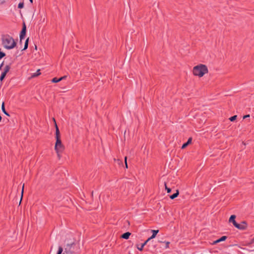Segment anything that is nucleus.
Wrapping results in <instances>:
<instances>
[{
  "mask_svg": "<svg viewBox=\"0 0 254 254\" xmlns=\"http://www.w3.org/2000/svg\"><path fill=\"white\" fill-rule=\"evenodd\" d=\"M158 232H159L158 230H152V235L150 237V239H153V238H154L156 237L157 234L158 233Z\"/></svg>",
  "mask_w": 254,
  "mask_h": 254,
  "instance_id": "9",
  "label": "nucleus"
},
{
  "mask_svg": "<svg viewBox=\"0 0 254 254\" xmlns=\"http://www.w3.org/2000/svg\"><path fill=\"white\" fill-rule=\"evenodd\" d=\"M10 68V67L9 65H6L4 68V70L2 72V73H3L5 74H6V73L9 71Z\"/></svg>",
  "mask_w": 254,
  "mask_h": 254,
  "instance_id": "11",
  "label": "nucleus"
},
{
  "mask_svg": "<svg viewBox=\"0 0 254 254\" xmlns=\"http://www.w3.org/2000/svg\"><path fill=\"white\" fill-rule=\"evenodd\" d=\"M250 117V115H245L243 117V119H246V118H249Z\"/></svg>",
  "mask_w": 254,
  "mask_h": 254,
  "instance_id": "26",
  "label": "nucleus"
},
{
  "mask_svg": "<svg viewBox=\"0 0 254 254\" xmlns=\"http://www.w3.org/2000/svg\"><path fill=\"white\" fill-rule=\"evenodd\" d=\"M40 73H41L40 72V70L38 69L36 73H34V74L33 75V77H35L36 76H38V75H40Z\"/></svg>",
  "mask_w": 254,
  "mask_h": 254,
  "instance_id": "19",
  "label": "nucleus"
},
{
  "mask_svg": "<svg viewBox=\"0 0 254 254\" xmlns=\"http://www.w3.org/2000/svg\"><path fill=\"white\" fill-rule=\"evenodd\" d=\"M237 118V116H233L231 117L229 119L231 122L234 121Z\"/></svg>",
  "mask_w": 254,
  "mask_h": 254,
  "instance_id": "20",
  "label": "nucleus"
},
{
  "mask_svg": "<svg viewBox=\"0 0 254 254\" xmlns=\"http://www.w3.org/2000/svg\"><path fill=\"white\" fill-rule=\"evenodd\" d=\"M31 2V3H32L33 2V0H29Z\"/></svg>",
  "mask_w": 254,
  "mask_h": 254,
  "instance_id": "35",
  "label": "nucleus"
},
{
  "mask_svg": "<svg viewBox=\"0 0 254 254\" xmlns=\"http://www.w3.org/2000/svg\"><path fill=\"white\" fill-rule=\"evenodd\" d=\"M5 75H6V74H4L2 72L1 73V74L0 77V81H2L3 80V79L5 77Z\"/></svg>",
  "mask_w": 254,
  "mask_h": 254,
  "instance_id": "18",
  "label": "nucleus"
},
{
  "mask_svg": "<svg viewBox=\"0 0 254 254\" xmlns=\"http://www.w3.org/2000/svg\"><path fill=\"white\" fill-rule=\"evenodd\" d=\"M2 65H3V63H2V64H0V68H1V66H2Z\"/></svg>",
  "mask_w": 254,
  "mask_h": 254,
  "instance_id": "31",
  "label": "nucleus"
},
{
  "mask_svg": "<svg viewBox=\"0 0 254 254\" xmlns=\"http://www.w3.org/2000/svg\"><path fill=\"white\" fill-rule=\"evenodd\" d=\"M1 110L3 112V113L6 115V116H9V115L8 114V113L5 111V108H4V103H2V105H1Z\"/></svg>",
  "mask_w": 254,
  "mask_h": 254,
  "instance_id": "12",
  "label": "nucleus"
},
{
  "mask_svg": "<svg viewBox=\"0 0 254 254\" xmlns=\"http://www.w3.org/2000/svg\"><path fill=\"white\" fill-rule=\"evenodd\" d=\"M2 44L4 48L8 50L12 49L16 46L13 38L7 35L2 37Z\"/></svg>",
  "mask_w": 254,
  "mask_h": 254,
  "instance_id": "1",
  "label": "nucleus"
},
{
  "mask_svg": "<svg viewBox=\"0 0 254 254\" xmlns=\"http://www.w3.org/2000/svg\"><path fill=\"white\" fill-rule=\"evenodd\" d=\"M192 139L191 138H189L187 142L184 143L182 146V148L184 149L189 144H190L191 142Z\"/></svg>",
  "mask_w": 254,
  "mask_h": 254,
  "instance_id": "8",
  "label": "nucleus"
},
{
  "mask_svg": "<svg viewBox=\"0 0 254 254\" xmlns=\"http://www.w3.org/2000/svg\"><path fill=\"white\" fill-rule=\"evenodd\" d=\"M125 160L126 167L127 168V157H125Z\"/></svg>",
  "mask_w": 254,
  "mask_h": 254,
  "instance_id": "25",
  "label": "nucleus"
},
{
  "mask_svg": "<svg viewBox=\"0 0 254 254\" xmlns=\"http://www.w3.org/2000/svg\"><path fill=\"white\" fill-rule=\"evenodd\" d=\"M63 251V248L62 247H59L57 254H62Z\"/></svg>",
  "mask_w": 254,
  "mask_h": 254,
  "instance_id": "16",
  "label": "nucleus"
},
{
  "mask_svg": "<svg viewBox=\"0 0 254 254\" xmlns=\"http://www.w3.org/2000/svg\"><path fill=\"white\" fill-rule=\"evenodd\" d=\"M54 120V121L55 122V127H56V140L58 139H60V131H59V129L58 127V126L56 124V121L55 120V119H53Z\"/></svg>",
  "mask_w": 254,
  "mask_h": 254,
  "instance_id": "6",
  "label": "nucleus"
},
{
  "mask_svg": "<svg viewBox=\"0 0 254 254\" xmlns=\"http://www.w3.org/2000/svg\"><path fill=\"white\" fill-rule=\"evenodd\" d=\"M72 245H73V243H72V244H71L70 246H72ZM67 246H70V245H68Z\"/></svg>",
  "mask_w": 254,
  "mask_h": 254,
  "instance_id": "33",
  "label": "nucleus"
},
{
  "mask_svg": "<svg viewBox=\"0 0 254 254\" xmlns=\"http://www.w3.org/2000/svg\"><path fill=\"white\" fill-rule=\"evenodd\" d=\"M170 243L169 242H167L166 243V247H168Z\"/></svg>",
  "mask_w": 254,
  "mask_h": 254,
  "instance_id": "29",
  "label": "nucleus"
},
{
  "mask_svg": "<svg viewBox=\"0 0 254 254\" xmlns=\"http://www.w3.org/2000/svg\"><path fill=\"white\" fill-rule=\"evenodd\" d=\"M147 244L146 242H144L143 244H141V245L140 247H137V249L139 251H142L144 246Z\"/></svg>",
  "mask_w": 254,
  "mask_h": 254,
  "instance_id": "15",
  "label": "nucleus"
},
{
  "mask_svg": "<svg viewBox=\"0 0 254 254\" xmlns=\"http://www.w3.org/2000/svg\"><path fill=\"white\" fill-rule=\"evenodd\" d=\"M55 149L58 154L59 157H60V153L62 152L64 149V146L62 143L60 139L56 140Z\"/></svg>",
  "mask_w": 254,
  "mask_h": 254,
  "instance_id": "3",
  "label": "nucleus"
},
{
  "mask_svg": "<svg viewBox=\"0 0 254 254\" xmlns=\"http://www.w3.org/2000/svg\"><path fill=\"white\" fill-rule=\"evenodd\" d=\"M208 72V69L205 65L200 64L194 66L193 68V74L199 77L203 76Z\"/></svg>",
  "mask_w": 254,
  "mask_h": 254,
  "instance_id": "2",
  "label": "nucleus"
},
{
  "mask_svg": "<svg viewBox=\"0 0 254 254\" xmlns=\"http://www.w3.org/2000/svg\"><path fill=\"white\" fill-rule=\"evenodd\" d=\"M227 239L226 236H222L221 238L219 239L220 241L222 242L225 241Z\"/></svg>",
  "mask_w": 254,
  "mask_h": 254,
  "instance_id": "22",
  "label": "nucleus"
},
{
  "mask_svg": "<svg viewBox=\"0 0 254 254\" xmlns=\"http://www.w3.org/2000/svg\"><path fill=\"white\" fill-rule=\"evenodd\" d=\"M24 7V3L23 2H20L18 5V7L19 8H22Z\"/></svg>",
  "mask_w": 254,
  "mask_h": 254,
  "instance_id": "21",
  "label": "nucleus"
},
{
  "mask_svg": "<svg viewBox=\"0 0 254 254\" xmlns=\"http://www.w3.org/2000/svg\"><path fill=\"white\" fill-rule=\"evenodd\" d=\"M165 189L167 191V192L169 193L171 191V189L170 188H167L166 185H165Z\"/></svg>",
  "mask_w": 254,
  "mask_h": 254,
  "instance_id": "23",
  "label": "nucleus"
},
{
  "mask_svg": "<svg viewBox=\"0 0 254 254\" xmlns=\"http://www.w3.org/2000/svg\"><path fill=\"white\" fill-rule=\"evenodd\" d=\"M65 77H66V76H64L63 77H61V78H62V80H63V79H64Z\"/></svg>",
  "mask_w": 254,
  "mask_h": 254,
  "instance_id": "30",
  "label": "nucleus"
},
{
  "mask_svg": "<svg viewBox=\"0 0 254 254\" xmlns=\"http://www.w3.org/2000/svg\"><path fill=\"white\" fill-rule=\"evenodd\" d=\"M28 39H27L25 41V44H24V48L23 50H26L28 47Z\"/></svg>",
  "mask_w": 254,
  "mask_h": 254,
  "instance_id": "17",
  "label": "nucleus"
},
{
  "mask_svg": "<svg viewBox=\"0 0 254 254\" xmlns=\"http://www.w3.org/2000/svg\"><path fill=\"white\" fill-rule=\"evenodd\" d=\"M151 239H150V238H148V239L145 241V242H146V243H147L148 242L150 241V240H151Z\"/></svg>",
  "mask_w": 254,
  "mask_h": 254,
  "instance_id": "28",
  "label": "nucleus"
},
{
  "mask_svg": "<svg viewBox=\"0 0 254 254\" xmlns=\"http://www.w3.org/2000/svg\"><path fill=\"white\" fill-rule=\"evenodd\" d=\"M72 245H73V243H72V244H71L70 246H72ZM67 246H70V245H68Z\"/></svg>",
  "mask_w": 254,
  "mask_h": 254,
  "instance_id": "34",
  "label": "nucleus"
},
{
  "mask_svg": "<svg viewBox=\"0 0 254 254\" xmlns=\"http://www.w3.org/2000/svg\"><path fill=\"white\" fill-rule=\"evenodd\" d=\"M252 242L254 243V238L252 239Z\"/></svg>",
  "mask_w": 254,
  "mask_h": 254,
  "instance_id": "32",
  "label": "nucleus"
},
{
  "mask_svg": "<svg viewBox=\"0 0 254 254\" xmlns=\"http://www.w3.org/2000/svg\"><path fill=\"white\" fill-rule=\"evenodd\" d=\"M26 27L25 25V24L24 23L23 25V27L22 29V30L20 34V41H21V40L24 38L26 34Z\"/></svg>",
  "mask_w": 254,
  "mask_h": 254,
  "instance_id": "5",
  "label": "nucleus"
},
{
  "mask_svg": "<svg viewBox=\"0 0 254 254\" xmlns=\"http://www.w3.org/2000/svg\"><path fill=\"white\" fill-rule=\"evenodd\" d=\"M236 216L234 215H232L230 216L229 218V222H232L234 226H235L237 223L235 221Z\"/></svg>",
  "mask_w": 254,
  "mask_h": 254,
  "instance_id": "7",
  "label": "nucleus"
},
{
  "mask_svg": "<svg viewBox=\"0 0 254 254\" xmlns=\"http://www.w3.org/2000/svg\"><path fill=\"white\" fill-rule=\"evenodd\" d=\"M62 80V78H57V77L54 78L52 81L54 83H57Z\"/></svg>",
  "mask_w": 254,
  "mask_h": 254,
  "instance_id": "14",
  "label": "nucleus"
},
{
  "mask_svg": "<svg viewBox=\"0 0 254 254\" xmlns=\"http://www.w3.org/2000/svg\"><path fill=\"white\" fill-rule=\"evenodd\" d=\"M220 242L221 241H220L219 239L217 240L216 241H215L214 242V243H218Z\"/></svg>",
  "mask_w": 254,
  "mask_h": 254,
  "instance_id": "27",
  "label": "nucleus"
},
{
  "mask_svg": "<svg viewBox=\"0 0 254 254\" xmlns=\"http://www.w3.org/2000/svg\"><path fill=\"white\" fill-rule=\"evenodd\" d=\"M179 194V191L177 190L176 193H174L173 194L171 195L170 196V198L172 199H173L175 198L176 197H177L178 196Z\"/></svg>",
  "mask_w": 254,
  "mask_h": 254,
  "instance_id": "13",
  "label": "nucleus"
},
{
  "mask_svg": "<svg viewBox=\"0 0 254 254\" xmlns=\"http://www.w3.org/2000/svg\"><path fill=\"white\" fill-rule=\"evenodd\" d=\"M130 234H131L129 232H126L122 235V237L125 239H127Z\"/></svg>",
  "mask_w": 254,
  "mask_h": 254,
  "instance_id": "10",
  "label": "nucleus"
},
{
  "mask_svg": "<svg viewBox=\"0 0 254 254\" xmlns=\"http://www.w3.org/2000/svg\"><path fill=\"white\" fill-rule=\"evenodd\" d=\"M24 185L23 184V186H22V192H21V199H22V196H23V190H24Z\"/></svg>",
  "mask_w": 254,
  "mask_h": 254,
  "instance_id": "24",
  "label": "nucleus"
},
{
  "mask_svg": "<svg viewBox=\"0 0 254 254\" xmlns=\"http://www.w3.org/2000/svg\"><path fill=\"white\" fill-rule=\"evenodd\" d=\"M234 226L240 230H244L247 228V225L246 222L243 221L241 224L237 223Z\"/></svg>",
  "mask_w": 254,
  "mask_h": 254,
  "instance_id": "4",
  "label": "nucleus"
}]
</instances>
